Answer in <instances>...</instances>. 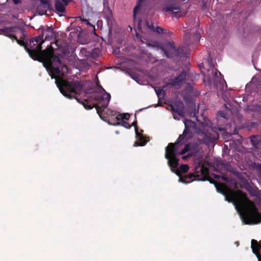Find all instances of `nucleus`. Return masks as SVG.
Returning <instances> with one entry per match:
<instances>
[{
    "mask_svg": "<svg viewBox=\"0 0 261 261\" xmlns=\"http://www.w3.org/2000/svg\"><path fill=\"white\" fill-rule=\"evenodd\" d=\"M30 49L32 52L28 53L29 54L30 57L39 62L42 61L48 54H49L54 50V48L51 45H49L48 46L46 49L42 50L41 42H40L38 44L32 40H30Z\"/></svg>",
    "mask_w": 261,
    "mask_h": 261,
    "instance_id": "obj_5",
    "label": "nucleus"
},
{
    "mask_svg": "<svg viewBox=\"0 0 261 261\" xmlns=\"http://www.w3.org/2000/svg\"><path fill=\"white\" fill-rule=\"evenodd\" d=\"M61 56V54H55L54 50L40 62L43 63V66L49 72L51 78L56 80L55 83L57 87L65 97L69 99H76L87 110H91L95 107L97 114L101 118L103 112L109 103L111 99L110 94L107 93L103 88L99 86L100 91L99 92H94L91 94L88 100L81 101L77 98L83 91V86L80 82L75 80H64L61 75V71L59 68L54 66V64L55 65H62Z\"/></svg>",
    "mask_w": 261,
    "mask_h": 261,
    "instance_id": "obj_1",
    "label": "nucleus"
},
{
    "mask_svg": "<svg viewBox=\"0 0 261 261\" xmlns=\"http://www.w3.org/2000/svg\"><path fill=\"white\" fill-rule=\"evenodd\" d=\"M170 108L172 112L176 113L179 116L182 117L184 116L185 107L182 102H176L174 105H171Z\"/></svg>",
    "mask_w": 261,
    "mask_h": 261,
    "instance_id": "obj_13",
    "label": "nucleus"
},
{
    "mask_svg": "<svg viewBox=\"0 0 261 261\" xmlns=\"http://www.w3.org/2000/svg\"><path fill=\"white\" fill-rule=\"evenodd\" d=\"M250 139L253 147L256 148H259L260 147L261 140L258 136H251Z\"/></svg>",
    "mask_w": 261,
    "mask_h": 261,
    "instance_id": "obj_18",
    "label": "nucleus"
},
{
    "mask_svg": "<svg viewBox=\"0 0 261 261\" xmlns=\"http://www.w3.org/2000/svg\"><path fill=\"white\" fill-rule=\"evenodd\" d=\"M257 167H258V170H259L260 174V175H261V164H259L257 165Z\"/></svg>",
    "mask_w": 261,
    "mask_h": 261,
    "instance_id": "obj_32",
    "label": "nucleus"
},
{
    "mask_svg": "<svg viewBox=\"0 0 261 261\" xmlns=\"http://www.w3.org/2000/svg\"><path fill=\"white\" fill-rule=\"evenodd\" d=\"M185 129L182 134L180 135L175 143H170L165 148V158L168 160V165L173 172L179 174L175 171L178 166L179 159L176 156L178 144H182L189 140L192 137L191 128L193 127L195 124L190 120H186L184 122Z\"/></svg>",
    "mask_w": 261,
    "mask_h": 261,
    "instance_id": "obj_3",
    "label": "nucleus"
},
{
    "mask_svg": "<svg viewBox=\"0 0 261 261\" xmlns=\"http://www.w3.org/2000/svg\"><path fill=\"white\" fill-rule=\"evenodd\" d=\"M217 72H216L215 73V76H217Z\"/></svg>",
    "mask_w": 261,
    "mask_h": 261,
    "instance_id": "obj_37",
    "label": "nucleus"
},
{
    "mask_svg": "<svg viewBox=\"0 0 261 261\" xmlns=\"http://www.w3.org/2000/svg\"><path fill=\"white\" fill-rule=\"evenodd\" d=\"M41 33L45 35V40H51L56 37L55 32L51 27H47L45 30H41Z\"/></svg>",
    "mask_w": 261,
    "mask_h": 261,
    "instance_id": "obj_16",
    "label": "nucleus"
},
{
    "mask_svg": "<svg viewBox=\"0 0 261 261\" xmlns=\"http://www.w3.org/2000/svg\"><path fill=\"white\" fill-rule=\"evenodd\" d=\"M191 148V145L190 144H187L185 145L184 148L179 152L180 155L185 154L187 152L189 151Z\"/></svg>",
    "mask_w": 261,
    "mask_h": 261,
    "instance_id": "obj_23",
    "label": "nucleus"
},
{
    "mask_svg": "<svg viewBox=\"0 0 261 261\" xmlns=\"http://www.w3.org/2000/svg\"><path fill=\"white\" fill-rule=\"evenodd\" d=\"M15 4H18L21 3L20 0H12Z\"/></svg>",
    "mask_w": 261,
    "mask_h": 261,
    "instance_id": "obj_30",
    "label": "nucleus"
},
{
    "mask_svg": "<svg viewBox=\"0 0 261 261\" xmlns=\"http://www.w3.org/2000/svg\"><path fill=\"white\" fill-rule=\"evenodd\" d=\"M245 188L248 191H250L251 187V186L249 185V184L248 182H247L246 184V185L245 186Z\"/></svg>",
    "mask_w": 261,
    "mask_h": 261,
    "instance_id": "obj_26",
    "label": "nucleus"
},
{
    "mask_svg": "<svg viewBox=\"0 0 261 261\" xmlns=\"http://www.w3.org/2000/svg\"><path fill=\"white\" fill-rule=\"evenodd\" d=\"M222 179L224 180H226V178L225 177H222Z\"/></svg>",
    "mask_w": 261,
    "mask_h": 261,
    "instance_id": "obj_36",
    "label": "nucleus"
},
{
    "mask_svg": "<svg viewBox=\"0 0 261 261\" xmlns=\"http://www.w3.org/2000/svg\"><path fill=\"white\" fill-rule=\"evenodd\" d=\"M67 71H68L67 66L66 65H63L62 67V71H61L62 76L63 77L64 75V73L65 72H67Z\"/></svg>",
    "mask_w": 261,
    "mask_h": 261,
    "instance_id": "obj_25",
    "label": "nucleus"
},
{
    "mask_svg": "<svg viewBox=\"0 0 261 261\" xmlns=\"http://www.w3.org/2000/svg\"><path fill=\"white\" fill-rule=\"evenodd\" d=\"M81 54L87 58L96 59L99 56L100 50L98 48H95L91 51H87L86 48H82L81 50Z\"/></svg>",
    "mask_w": 261,
    "mask_h": 261,
    "instance_id": "obj_12",
    "label": "nucleus"
},
{
    "mask_svg": "<svg viewBox=\"0 0 261 261\" xmlns=\"http://www.w3.org/2000/svg\"><path fill=\"white\" fill-rule=\"evenodd\" d=\"M43 33H42L39 35L38 36L33 38L31 40L35 42L36 44H39L40 42H41V45L44 42V40H43Z\"/></svg>",
    "mask_w": 261,
    "mask_h": 261,
    "instance_id": "obj_20",
    "label": "nucleus"
},
{
    "mask_svg": "<svg viewBox=\"0 0 261 261\" xmlns=\"http://www.w3.org/2000/svg\"><path fill=\"white\" fill-rule=\"evenodd\" d=\"M80 19L82 22H84L85 23H86V22L88 21V20H87L86 19L82 18V17H80Z\"/></svg>",
    "mask_w": 261,
    "mask_h": 261,
    "instance_id": "obj_33",
    "label": "nucleus"
},
{
    "mask_svg": "<svg viewBox=\"0 0 261 261\" xmlns=\"http://www.w3.org/2000/svg\"><path fill=\"white\" fill-rule=\"evenodd\" d=\"M135 133L136 135V137L137 138V141H135L134 144V146H144L147 142H148V140L146 139V137H144L143 134L141 133H139L138 131V128L137 126L135 128Z\"/></svg>",
    "mask_w": 261,
    "mask_h": 261,
    "instance_id": "obj_11",
    "label": "nucleus"
},
{
    "mask_svg": "<svg viewBox=\"0 0 261 261\" xmlns=\"http://www.w3.org/2000/svg\"><path fill=\"white\" fill-rule=\"evenodd\" d=\"M189 169V166L187 164L181 165L179 168V171L183 173H186L187 172H188Z\"/></svg>",
    "mask_w": 261,
    "mask_h": 261,
    "instance_id": "obj_22",
    "label": "nucleus"
},
{
    "mask_svg": "<svg viewBox=\"0 0 261 261\" xmlns=\"http://www.w3.org/2000/svg\"><path fill=\"white\" fill-rule=\"evenodd\" d=\"M169 45L170 47L169 51L172 54L171 55H169L168 50L164 49L163 47H162V49L164 51L166 57L167 58H171L173 56H179L181 53L180 48L176 47L174 45L173 42L169 43Z\"/></svg>",
    "mask_w": 261,
    "mask_h": 261,
    "instance_id": "obj_10",
    "label": "nucleus"
},
{
    "mask_svg": "<svg viewBox=\"0 0 261 261\" xmlns=\"http://www.w3.org/2000/svg\"><path fill=\"white\" fill-rule=\"evenodd\" d=\"M136 123V122H135L133 123V125L135 126V128L137 126Z\"/></svg>",
    "mask_w": 261,
    "mask_h": 261,
    "instance_id": "obj_34",
    "label": "nucleus"
},
{
    "mask_svg": "<svg viewBox=\"0 0 261 261\" xmlns=\"http://www.w3.org/2000/svg\"><path fill=\"white\" fill-rule=\"evenodd\" d=\"M215 177L217 178H219V175H215Z\"/></svg>",
    "mask_w": 261,
    "mask_h": 261,
    "instance_id": "obj_35",
    "label": "nucleus"
},
{
    "mask_svg": "<svg viewBox=\"0 0 261 261\" xmlns=\"http://www.w3.org/2000/svg\"><path fill=\"white\" fill-rule=\"evenodd\" d=\"M43 33H42L39 35L38 36L33 38L31 40L35 42L36 44H39L40 42H41V45L44 42V40H43Z\"/></svg>",
    "mask_w": 261,
    "mask_h": 261,
    "instance_id": "obj_19",
    "label": "nucleus"
},
{
    "mask_svg": "<svg viewBox=\"0 0 261 261\" xmlns=\"http://www.w3.org/2000/svg\"><path fill=\"white\" fill-rule=\"evenodd\" d=\"M215 186L217 191L224 196L226 201L232 202L235 206L240 208L246 207L242 218L243 223L252 225L261 223V214L245 194L241 191H234L224 185L216 184Z\"/></svg>",
    "mask_w": 261,
    "mask_h": 261,
    "instance_id": "obj_2",
    "label": "nucleus"
},
{
    "mask_svg": "<svg viewBox=\"0 0 261 261\" xmlns=\"http://www.w3.org/2000/svg\"><path fill=\"white\" fill-rule=\"evenodd\" d=\"M186 75L185 71H181L177 76L171 80L170 84L173 86L180 85L185 81Z\"/></svg>",
    "mask_w": 261,
    "mask_h": 261,
    "instance_id": "obj_14",
    "label": "nucleus"
},
{
    "mask_svg": "<svg viewBox=\"0 0 261 261\" xmlns=\"http://www.w3.org/2000/svg\"><path fill=\"white\" fill-rule=\"evenodd\" d=\"M162 92V89H159L158 91H156V93L157 95L159 96Z\"/></svg>",
    "mask_w": 261,
    "mask_h": 261,
    "instance_id": "obj_31",
    "label": "nucleus"
},
{
    "mask_svg": "<svg viewBox=\"0 0 261 261\" xmlns=\"http://www.w3.org/2000/svg\"><path fill=\"white\" fill-rule=\"evenodd\" d=\"M10 38H11V39L12 40H15L16 41L17 43L20 45V46H23L24 47L25 51L27 52V53H30V52H32L31 51V49L28 47V43L27 42H25L23 40H20V39H18L17 38V37L14 34H9V35H7Z\"/></svg>",
    "mask_w": 261,
    "mask_h": 261,
    "instance_id": "obj_17",
    "label": "nucleus"
},
{
    "mask_svg": "<svg viewBox=\"0 0 261 261\" xmlns=\"http://www.w3.org/2000/svg\"><path fill=\"white\" fill-rule=\"evenodd\" d=\"M86 23L87 25H90V26H91V27L93 29V31H95V26H94V25H93V24H92L90 22H89L88 21V20L87 22H86V23Z\"/></svg>",
    "mask_w": 261,
    "mask_h": 261,
    "instance_id": "obj_28",
    "label": "nucleus"
},
{
    "mask_svg": "<svg viewBox=\"0 0 261 261\" xmlns=\"http://www.w3.org/2000/svg\"><path fill=\"white\" fill-rule=\"evenodd\" d=\"M224 147H226V148H227V146L226 145H224Z\"/></svg>",
    "mask_w": 261,
    "mask_h": 261,
    "instance_id": "obj_38",
    "label": "nucleus"
},
{
    "mask_svg": "<svg viewBox=\"0 0 261 261\" xmlns=\"http://www.w3.org/2000/svg\"><path fill=\"white\" fill-rule=\"evenodd\" d=\"M251 248L253 252L259 258V261H261V245L259 244L257 241L252 240Z\"/></svg>",
    "mask_w": 261,
    "mask_h": 261,
    "instance_id": "obj_15",
    "label": "nucleus"
},
{
    "mask_svg": "<svg viewBox=\"0 0 261 261\" xmlns=\"http://www.w3.org/2000/svg\"><path fill=\"white\" fill-rule=\"evenodd\" d=\"M198 135L202 138V142L206 145L213 143L218 138V134L211 133L208 131L199 132Z\"/></svg>",
    "mask_w": 261,
    "mask_h": 261,
    "instance_id": "obj_6",
    "label": "nucleus"
},
{
    "mask_svg": "<svg viewBox=\"0 0 261 261\" xmlns=\"http://www.w3.org/2000/svg\"><path fill=\"white\" fill-rule=\"evenodd\" d=\"M165 35H167L168 36H171L172 35V32L170 31L169 30L165 29Z\"/></svg>",
    "mask_w": 261,
    "mask_h": 261,
    "instance_id": "obj_27",
    "label": "nucleus"
},
{
    "mask_svg": "<svg viewBox=\"0 0 261 261\" xmlns=\"http://www.w3.org/2000/svg\"><path fill=\"white\" fill-rule=\"evenodd\" d=\"M195 176L193 173H190L188 176L185 177V179L189 178V179H191V180L190 181H186L185 179H184L180 177L179 178V181L180 182H182L183 183H185V184L189 183L192 181V179L195 178Z\"/></svg>",
    "mask_w": 261,
    "mask_h": 261,
    "instance_id": "obj_21",
    "label": "nucleus"
},
{
    "mask_svg": "<svg viewBox=\"0 0 261 261\" xmlns=\"http://www.w3.org/2000/svg\"><path fill=\"white\" fill-rule=\"evenodd\" d=\"M218 114L221 117H223V118L225 117V114L223 111H219Z\"/></svg>",
    "mask_w": 261,
    "mask_h": 261,
    "instance_id": "obj_29",
    "label": "nucleus"
},
{
    "mask_svg": "<svg viewBox=\"0 0 261 261\" xmlns=\"http://www.w3.org/2000/svg\"><path fill=\"white\" fill-rule=\"evenodd\" d=\"M143 2V1L142 0H138L137 2V5L133 10L134 23H135L136 21H137L138 29L139 31H140L141 33H143L144 32V30L146 29L152 32H155L159 34H165V29L159 26L154 27L152 23H150L147 20L143 22L140 18L137 17V15L141 12V6Z\"/></svg>",
    "mask_w": 261,
    "mask_h": 261,
    "instance_id": "obj_4",
    "label": "nucleus"
},
{
    "mask_svg": "<svg viewBox=\"0 0 261 261\" xmlns=\"http://www.w3.org/2000/svg\"><path fill=\"white\" fill-rule=\"evenodd\" d=\"M164 10L167 12H172L173 16L176 17H179L181 15L180 7L174 3L165 6Z\"/></svg>",
    "mask_w": 261,
    "mask_h": 261,
    "instance_id": "obj_8",
    "label": "nucleus"
},
{
    "mask_svg": "<svg viewBox=\"0 0 261 261\" xmlns=\"http://www.w3.org/2000/svg\"><path fill=\"white\" fill-rule=\"evenodd\" d=\"M72 0H55V7L56 10L59 13H64L66 12L65 7Z\"/></svg>",
    "mask_w": 261,
    "mask_h": 261,
    "instance_id": "obj_9",
    "label": "nucleus"
},
{
    "mask_svg": "<svg viewBox=\"0 0 261 261\" xmlns=\"http://www.w3.org/2000/svg\"><path fill=\"white\" fill-rule=\"evenodd\" d=\"M50 0H40V4L42 5H45L49 8L50 7L49 3Z\"/></svg>",
    "mask_w": 261,
    "mask_h": 261,
    "instance_id": "obj_24",
    "label": "nucleus"
},
{
    "mask_svg": "<svg viewBox=\"0 0 261 261\" xmlns=\"http://www.w3.org/2000/svg\"><path fill=\"white\" fill-rule=\"evenodd\" d=\"M130 117L129 113L119 114L116 119L117 122L113 124L114 125H122L126 128H130L131 126L126 121Z\"/></svg>",
    "mask_w": 261,
    "mask_h": 261,
    "instance_id": "obj_7",
    "label": "nucleus"
}]
</instances>
